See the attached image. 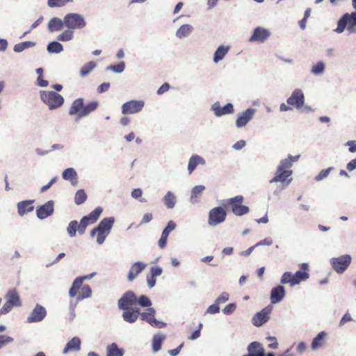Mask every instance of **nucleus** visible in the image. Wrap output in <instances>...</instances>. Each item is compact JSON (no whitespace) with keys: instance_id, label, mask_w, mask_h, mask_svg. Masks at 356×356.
Listing matches in <instances>:
<instances>
[{"instance_id":"1","label":"nucleus","mask_w":356,"mask_h":356,"mask_svg":"<svg viewBox=\"0 0 356 356\" xmlns=\"http://www.w3.org/2000/svg\"><path fill=\"white\" fill-rule=\"evenodd\" d=\"M102 207L95 208L88 216H84L80 221L79 225L76 220H72L67 228V234L70 237L76 236V231L79 234H83L89 225L94 224L99 218L102 212Z\"/></svg>"},{"instance_id":"2","label":"nucleus","mask_w":356,"mask_h":356,"mask_svg":"<svg viewBox=\"0 0 356 356\" xmlns=\"http://www.w3.org/2000/svg\"><path fill=\"white\" fill-rule=\"evenodd\" d=\"M300 155L293 156L289 155L287 159H284L280 161V164L277 168L275 177L270 181L273 182H284L287 178L292 175V170L290 169L293 163L297 161Z\"/></svg>"},{"instance_id":"3","label":"nucleus","mask_w":356,"mask_h":356,"mask_svg":"<svg viewBox=\"0 0 356 356\" xmlns=\"http://www.w3.org/2000/svg\"><path fill=\"white\" fill-rule=\"evenodd\" d=\"M97 106L98 102L96 101L90 102L85 105L83 99L78 98L72 102L69 109V115H77L78 119H80L95 111Z\"/></svg>"},{"instance_id":"4","label":"nucleus","mask_w":356,"mask_h":356,"mask_svg":"<svg viewBox=\"0 0 356 356\" xmlns=\"http://www.w3.org/2000/svg\"><path fill=\"white\" fill-rule=\"evenodd\" d=\"M301 270H298L295 274L291 272H285L281 278L282 284H289L291 286L298 284L301 281L309 278L308 264L302 263L300 265Z\"/></svg>"},{"instance_id":"5","label":"nucleus","mask_w":356,"mask_h":356,"mask_svg":"<svg viewBox=\"0 0 356 356\" xmlns=\"http://www.w3.org/2000/svg\"><path fill=\"white\" fill-rule=\"evenodd\" d=\"M114 223V218H105L100 221L98 226L94 228L90 233L91 236L97 235V242L102 244L108 235Z\"/></svg>"},{"instance_id":"6","label":"nucleus","mask_w":356,"mask_h":356,"mask_svg":"<svg viewBox=\"0 0 356 356\" xmlns=\"http://www.w3.org/2000/svg\"><path fill=\"white\" fill-rule=\"evenodd\" d=\"M40 97L51 110L60 107L64 103L63 96L54 91H42Z\"/></svg>"},{"instance_id":"7","label":"nucleus","mask_w":356,"mask_h":356,"mask_svg":"<svg viewBox=\"0 0 356 356\" xmlns=\"http://www.w3.org/2000/svg\"><path fill=\"white\" fill-rule=\"evenodd\" d=\"M347 26V29L349 31H353L354 28L356 26V12H353L350 14H344L339 20L337 24V28L336 31L337 33H342Z\"/></svg>"},{"instance_id":"8","label":"nucleus","mask_w":356,"mask_h":356,"mask_svg":"<svg viewBox=\"0 0 356 356\" xmlns=\"http://www.w3.org/2000/svg\"><path fill=\"white\" fill-rule=\"evenodd\" d=\"M352 258L349 254H343L330 259L332 268L337 273H343L350 266Z\"/></svg>"},{"instance_id":"9","label":"nucleus","mask_w":356,"mask_h":356,"mask_svg":"<svg viewBox=\"0 0 356 356\" xmlns=\"http://www.w3.org/2000/svg\"><path fill=\"white\" fill-rule=\"evenodd\" d=\"M64 24L66 27L71 29H82L86 24L83 17L77 13H70L65 15Z\"/></svg>"},{"instance_id":"10","label":"nucleus","mask_w":356,"mask_h":356,"mask_svg":"<svg viewBox=\"0 0 356 356\" xmlns=\"http://www.w3.org/2000/svg\"><path fill=\"white\" fill-rule=\"evenodd\" d=\"M227 212L222 207H216L211 209L209 213L208 223L216 226L225 220Z\"/></svg>"},{"instance_id":"11","label":"nucleus","mask_w":356,"mask_h":356,"mask_svg":"<svg viewBox=\"0 0 356 356\" xmlns=\"http://www.w3.org/2000/svg\"><path fill=\"white\" fill-rule=\"evenodd\" d=\"M137 305L136 294L131 291L125 292L118 300V307L120 309L127 310L134 309L133 307Z\"/></svg>"},{"instance_id":"12","label":"nucleus","mask_w":356,"mask_h":356,"mask_svg":"<svg viewBox=\"0 0 356 356\" xmlns=\"http://www.w3.org/2000/svg\"><path fill=\"white\" fill-rule=\"evenodd\" d=\"M145 103L142 100H131L124 103L122 106L123 114H134L142 110Z\"/></svg>"},{"instance_id":"13","label":"nucleus","mask_w":356,"mask_h":356,"mask_svg":"<svg viewBox=\"0 0 356 356\" xmlns=\"http://www.w3.org/2000/svg\"><path fill=\"white\" fill-rule=\"evenodd\" d=\"M155 310L152 307H149L147 309L146 312L140 313V318L143 321H145L149 323L152 326L162 327L163 326V323L162 322L158 321L154 318Z\"/></svg>"},{"instance_id":"14","label":"nucleus","mask_w":356,"mask_h":356,"mask_svg":"<svg viewBox=\"0 0 356 356\" xmlns=\"http://www.w3.org/2000/svg\"><path fill=\"white\" fill-rule=\"evenodd\" d=\"M270 312V307H266L264 308L261 312L257 313L252 318L253 324L257 327L261 326L263 324H264L268 321Z\"/></svg>"},{"instance_id":"15","label":"nucleus","mask_w":356,"mask_h":356,"mask_svg":"<svg viewBox=\"0 0 356 356\" xmlns=\"http://www.w3.org/2000/svg\"><path fill=\"white\" fill-rule=\"evenodd\" d=\"M287 104L297 108H301L305 102V97L302 92L299 90H295L292 95L288 98Z\"/></svg>"},{"instance_id":"16","label":"nucleus","mask_w":356,"mask_h":356,"mask_svg":"<svg viewBox=\"0 0 356 356\" xmlns=\"http://www.w3.org/2000/svg\"><path fill=\"white\" fill-rule=\"evenodd\" d=\"M46 315L47 311L45 308L40 305H37L28 317L27 322L35 323L41 321L44 318Z\"/></svg>"},{"instance_id":"17","label":"nucleus","mask_w":356,"mask_h":356,"mask_svg":"<svg viewBox=\"0 0 356 356\" xmlns=\"http://www.w3.org/2000/svg\"><path fill=\"white\" fill-rule=\"evenodd\" d=\"M270 32L267 29L262 27H257L254 30L249 41L263 42L270 36Z\"/></svg>"},{"instance_id":"18","label":"nucleus","mask_w":356,"mask_h":356,"mask_svg":"<svg viewBox=\"0 0 356 356\" xmlns=\"http://www.w3.org/2000/svg\"><path fill=\"white\" fill-rule=\"evenodd\" d=\"M54 212V202L52 200L48 201L44 204L40 206L37 209V216L40 219H44L51 216Z\"/></svg>"},{"instance_id":"19","label":"nucleus","mask_w":356,"mask_h":356,"mask_svg":"<svg viewBox=\"0 0 356 356\" xmlns=\"http://www.w3.org/2000/svg\"><path fill=\"white\" fill-rule=\"evenodd\" d=\"M212 110L216 116H221L232 113L234 112V107L231 103H227L222 107L219 102H216L212 106Z\"/></svg>"},{"instance_id":"20","label":"nucleus","mask_w":356,"mask_h":356,"mask_svg":"<svg viewBox=\"0 0 356 356\" xmlns=\"http://www.w3.org/2000/svg\"><path fill=\"white\" fill-rule=\"evenodd\" d=\"M146 267V264L137 261L134 263L130 268L127 275V279L129 282H132Z\"/></svg>"},{"instance_id":"21","label":"nucleus","mask_w":356,"mask_h":356,"mask_svg":"<svg viewBox=\"0 0 356 356\" xmlns=\"http://www.w3.org/2000/svg\"><path fill=\"white\" fill-rule=\"evenodd\" d=\"M255 113L254 108H248L241 115H240L236 122L238 127H244L252 118Z\"/></svg>"},{"instance_id":"22","label":"nucleus","mask_w":356,"mask_h":356,"mask_svg":"<svg viewBox=\"0 0 356 356\" xmlns=\"http://www.w3.org/2000/svg\"><path fill=\"white\" fill-rule=\"evenodd\" d=\"M285 296V289L283 286H277L273 288L270 293V300L273 304L280 302Z\"/></svg>"},{"instance_id":"23","label":"nucleus","mask_w":356,"mask_h":356,"mask_svg":"<svg viewBox=\"0 0 356 356\" xmlns=\"http://www.w3.org/2000/svg\"><path fill=\"white\" fill-rule=\"evenodd\" d=\"M140 315V309L134 308L127 310H124L122 318L124 321L129 323L136 322Z\"/></svg>"},{"instance_id":"24","label":"nucleus","mask_w":356,"mask_h":356,"mask_svg":"<svg viewBox=\"0 0 356 356\" xmlns=\"http://www.w3.org/2000/svg\"><path fill=\"white\" fill-rule=\"evenodd\" d=\"M33 202L34 200H25L18 202L17 211L19 215L24 216V214L33 211Z\"/></svg>"},{"instance_id":"25","label":"nucleus","mask_w":356,"mask_h":356,"mask_svg":"<svg viewBox=\"0 0 356 356\" xmlns=\"http://www.w3.org/2000/svg\"><path fill=\"white\" fill-rule=\"evenodd\" d=\"M81 348V340L79 337H74L67 342L63 353L66 354L72 351H79Z\"/></svg>"},{"instance_id":"26","label":"nucleus","mask_w":356,"mask_h":356,"mask_svg":"<svg viewBox=\"0 0 356 356\" xmlns=\"http://www.w3.org/2000/svg\"><path fill=\"white\" fill-rule=\"evenodd\" d=\"M248 350L250 356H264V349L259 342H252L248 346Z\"/></svg>"},{"instance_id":"27","label":"nucleus","mask_w":356,"mask_h":356,"mask_svg":"<svg viewBox=\"0 0 356 356\" xmlns=\"http://www.w3.org/2000/svg\"><path fill=\"white\" fill-rule=\"evenodd\" d=\"M6 301L14 306L21 305V301L18 293L15 289H10L6 295Z\"/></svg>"},{"instance_id":"28","label":"nucleus","mask_w":356,"mask_h":356,"mask_svg":"<svg viewBox=\"0 0 356 356\" xmlns=\"http://www.w3.org/2000/svg\"><path fill=\"white\" fill-rule=\"evenodd\" d=\"M327 335V333L324 331L319 332L312 342V348L313 350H316L322 347L325 342Z\"/></svg>"},{"instance_id":"29","label":"nucleus","mask_w":356,"mask_h":356,"mask_svg":"<svg viewBox=\"0 0 356 356\" xmlns=\"http://www.w3.org/2000/svg\"><path fill=\"white\" fill-rule=\"evenodd\" d=\"M88 277H90L89 276L78 277L74 280V281L73 282L72 286H71V288L69 291V295L70 297L73 298L77 294L78 291L80 289L81 286H82L83 280L87 279Z\"/></svg>"},{"instance_id":"30","label":"nucleus","mask_w":356,"mask_h":356,"mask_svg":"<svg viewBox=\"0 0 356 356\" xmlns=\"http://www.w3.org/2000/svg\"><path fill=\"white\" fill-rule=\"evenodd\" d=\"M62 177L64 179L70 181L73 185L77 183V173L72 168L65 169L63 172Z\"/></svg>"},{"instance_id":"31","label":"nucleus","mask_w":356,"mask_h":356,"mask_svg":"<svg viewBox=\"0 0 356 356\" xmlns=\"http://www.w3.org/2000/svg\"><path fill=\"white\" fill-rule=\"evenodd\" d=\"M229 50V47H225L224 45H220L218 47L213 55V62L215 63H218L219 61L222 60L225 55L228 53Z\"/></svg>"},{"instance_id":"32","label":"nucleus","mask_w":356,"mask_h":356,"mask_svg":"<svg viewBox=\"0 0 356 356\" xmlns=\"http://www.w3.org/2000/svg\"><path fill=\"white\" fill-rule=\"evenodd\" d=\"M204 160L201 156L198 155L192 156L189 159L188 165V170L189 173L191 174L193 172V170L196 168L197 165L204 164Z\"/></svg>"},{"instance_id":"33","label":"nucleus","mask_w":356,"mask_h":356,"mask_svg":"<svg viewBox=\"0 0 356 356\" xmlns=\"http://www.w3.org/2000/svg\"><path fill=\"white\" fill-rule=\"evenodd\" d=\"M64 20L62 21L60 19L54 17L51 19L48 23V29L51 32L60 31L63 29Z\"/></svg>"},{"instance_id":"34","label":"nucleus","mask_w":356,"mask_h":356,"mask_svg":"<svg viewBox=\"0 0 356 356\" xmlns=\"http://www.w3.org/2000/svg\"><path fill=\"white\" fill-rule=\"evenodd\" d=\"M193 31V26L190 24L181 25L176 32V36L182 38L188 35Z\"/></svg>"},{"instance_id":"35","label":"nucleus","mask_w":356,"mask_h":356,"mask_svg":"<svg viewBox=\"0 0 356 356\" xmlns=\"http://www.w3.org/2000/svg\"><path fill=\"white\" fill-rule=\"evenodd\" d=\"M166 337L163 334H156L152 339V349L154 352H157L161 348V344Z\"/></svg>"},{"instance_id":"36","label":"nucleus","mask_w":356,"mask_h":356,"mask_svg":"<svg viewBox=\"0 0 356 356\" xmlns=\"http://www.w3.org/2000/svg\"><path fill=\"white\" fill-rule=\"evenodd\" d=\"M163 201L168 209H172L176 204V197L172 192L168 191L164 196Z\"/></svg>"},{"instance_id":"37","label":"nucleus","mask_w":356,"mask_h":356,"mask_svg":"<svg viewBox=\"0 0 356 356\" xmlns=\"http://www.w3.org/2000/svg\"><path fill=\"white\" fill-rule=\"evenodd\" d=\"M106 350V356H122L124 353L123 350L120 349L115 343L108 346Z\"/></svg>"},{"instance_id":"38","label":"nucleus","mask_w":356,"mask_h":356,"mask_svg":"<svg viewBox=\"0 0 356 356\" xmlns=\"http://www.w3.org/2000/svg\"><path fill=\"white\" fill-rule=\"evenodd\" d=\"M96 63L94 61H90L85 64L80 70V75L82 77L87 76L95 67Z\"/></svg>"},{"instance_id":"39","label":"nucleus","mask_w":356,"mask_h":356,"mask_svg":"<svg viewBox=\"0 0 356 356\" xmlns=\"http://www.w3.org/2000/svg\"><path fill=\"white\" fill-rule=\"evenodd\" d=\"M92 291L88 285L81 286L79 294L77 296L78 300H81L84 298H89L91 295Z\"/></svg>"},{"instance_id":"40","label":"nucleus","mask_w":356,"mask_h":356,"mask_svg":"<svg viewBox=\"0 0 356 356\" xmlns=\"http://www.w3.org/2000/svg\"><path fill=\"white\" fill-rule=\"evenodd\" d=\"M35 42L31 41L20 42L15 45L14 51L15 52H21L27 48L35 46Z\"/></svg>"},{"instance_id":"41","label":"nucleus","mask_w":356,"mask_h":356,"mask_svg":"<svg viewBox=\"0 0 356 356\" xmlns=\"http://www.w3.org/2000/svg\"><path fill=\"white\" fill-rule=\"evenodd\" d=\"M63 49V45L58 42H51L47 46V50L50 53H60Z\"/></svg>"},{"instance_id":"42","label":"nucleus","mask_w":356,"mask_h":356,"mask_svg":"<svg viewBox=\"0 0 356 356\" xmlns=\"http://www.w3.org/2000/svg\"><path fill=\"white\" fill-rule=\"evenodd\" d=\"M243 202V197L242 195H237L234 197L227 200V206L232 211V208L237 207V204H242Z\"/></svg>"},{"instance_id":"43","label":"nucleus","mask_w":356,"mask_h":356,"mask_svg":"<svg viewBox=\"0 0 356 356\" xmlns=\"http://www.w3.org/2000/svg\"><path fill=\"white\" fill-rule=\"evenodd\" d=\"M87 199V195L83 189L77 191L74 197V202L77 205L83 204Z\"/></svg>"},{"instance_id":"44","label":"nucleus","mask_w":356,"mask_h":356,"mask_svg":"<svg viewBox=\"0 0 356 356\" xmlns=\"http://www.w3.org/2000/svg\"><path fill=\"white\" fill-rule=\"evenodd\" d=\"M232 212L238 216H243L249 212V208L247 206L242 205L241 204H237V207L232 208Z\"/></svg>"},{"instance_id":"45","label":"nucleus","mask_w":356,"mask_h":356,"mask_svg":"<svg viewBox=\"0 0 356 356\" xmlns=\"http://www.w3.org/2000/svg\"><path fill=\"white\" fill-rule=\"evenodd\" d=\"M72 0H48L47 4L49 7H61Z\"/></svg>"},{"instance_id":"46","label":"nucleus","mask_w":356,"mask_h":356,"mask_svg":"<svg viewBox=\"0 0 356 356\" xmlns=\"http://www.w3.org/2000/svg\"><path fill=\"white\" fill-rule=\"evenodd\" d=\"M137 304L140 305L141 307H150L152 302L148 297L146 296H140L138 298H137Z\"/></svg>"},{"instance_id":"47","label":"nucleus","mask_w":356,"mask_h":356,"mask_svg":"<svg viewBox=\"0 0 356 356\" xmlns=\"http://www.w3.org/2000/svg\"><path fill=\"white\" fill-rule=\"evenodd\" d=\"M73 37V32L67 30L63 31L61 34L58 36V40L60 41H69Z\"/></svg>"},{"instance_id":"48","label":"nucleus","mask_w":356,"mask_h":356,"mask_svg":"<svg viewBox=\"0 0 356 356\" xmlns=\"http://www.w3.org/2000/svg\"><path fill=\"white\" fill-rule=\"evenodd\" d=\"M106 70H110L115 72L120 73L124 70V63L121 62L117 65H109L106 67Z\"/></svg>"},{"instance_id":"49","label":"nucleus","mask_w":356,"mask_h":356,"mask_svg":"<svg viewBox=\"0 0 356 356\" xmlns=\"http://www.w3.org/2000/svg\"><path fill=\"white\" fill-rule=\"evenodd\" d=\"M324 69V63L322 62H319L312 67V72L314 74H319L323 72Z\"/></svg>"},{"instance_id":"50","label":"nucleus","mask_w":356,"mask_h":356,"mask_svg":"<svg viewBox=\"0 0 356 356\" xmlns=\"http://www.w3.org/2000/svg\"><path fill=\"white\" fill-rule=\"evenodd\" d=\"M205 187L202 185L195 186L191 193V199L197 198L204 190Z\"/></svg>"},{"instance_id":"51","label":"nucleus","mask_w":356,"mask_h":356,"mask_svg":"<svg viewBox=\"0 0 356 356\" xmlns=\"http://www.w3.org/2000/svg\"><path fill=\"white\" fill-rule=\"evenodd\" d=\"M332 170V168H329L325 170H321L319 174L315 177V180L318 181L322 180L323 179L327 177L330 173V172Z\"/></svg>"},{"instance_id":"52","label":"nucleus","mask_w":356,"mask_h":356,"mask_svg":"<svg viewBox=\"0 0 356 356\" xmlns=\"http://www.w3.org/2000/svg\"><path fill=\"white\" fill-rule=\"evenodd\" d=\"M168 235L169 234H166L165 232L164 233L162 232L161 236L158 242V245L160 248L163 249V248H165Z\"/></svg>"},{"instance_id":"53","label":"nucleus","mask_w":356,"mask_h":356,"mask_svg":"<svg viewBox=\"0 0 356 356\" xmlns=\"http://www.w3.org/2000/svg\"><path fill=\"white\" fill-rule=\"evenodd\" d=\"M229 293L223 292L220 296L216 300V302L219 305L220 304L225 303L229 300Z\"/></svg>"},{"instance_id":"54","label":"nucleus","mask_w":356,"mask_h":356,"mask_svg":"<svg viewBox=\"0 0 356 356\" xmlns=\"http://www.w3.org/2000/svg\"><path fill=\"white\" fill-rule=\"evenodd\" d=\"M236 308V305L234 303H230L225 306L222 312L225 314L229 315L234 312Z\"/></svg>"},{"instance_id":"55","label":"nucleus","mask_w":356,"mask_h":356,"mask_svg":"<svg viewBox=\"0 0 356 356\" xmlns=\"http://www.w3.org/2000/svg\"><path fill=\"white\" fill-rule=\"evenodd\" d=\"M14 305L11 303L6 301V302L4 304V305L2 307V308L0 309V315L1 314H6L8 313L13 308Z\"/></svg>"},{"instance_id":"56","label":"nucleus","mask_w":356,"mask_h":356,"mask_svg":"<svg viewBox=\"0 0 356 356\" xmlns=\"http://www.w3.org/2000/svg\"><path fill=\"white\" fill-rule=\"evenodd\" d=\"M219 311H220L219 305L215 302L214 304L210 305L208 307L207 312L209 314H214L218 313Z\"/></svg>"},{"instance_id":"57","label":"nucleus","mask_w":356,"mask_h":356,"mask_svg":"<svg viewBox=\"0 0 356 356\" xmlns=\"http://www.w3.org/2000/svg\"><path fill=\"white\" fill-rule=\"evenodd\" d=\"M176 227V224L172 220H170L168 222L166 227L163 230V232H165L169 234L170 232L173 231Z\"/></svg>"},{"instance_id":"58","label":"nucleus","mask_w":356,"mask_h":356,"mask_svg":"<svg viewBox=\"0 0 356 356\" xmlns=\"http://www.w3.org/2000/svg\"><path fill=\"white\" fill-rule=\"evenodd\" d=\"M13 341V338L6 336V335H1L0 336V348L3 347V346L6 345L7 343L11 342Z\"/></svg>"},{"instance_id":"59","label":"nucleus","mask_w":356,"mask_h":356,"mask_svg":"<svg viewBox=\"0 0 356 356\" xmlns=\"http://www.w3.org/2000/svg\"><path fill=\"white\" fill-rule=\"evenodd\" d=\"M162 273V268L159 266H153L150 269V274L153 277H157L161 275Z\"/></svg>"},{"instance_id":"60","label":"nucleus","mask_w":356,"mask_h":356,"mask_svg":"<svg viewBox=\"0 0 356 356\" xmlns=\"http://www.w3.org/2000/svg\"><path fill=\"white\" fill-rule=\"evenodd\" d=\"M202 327V324L200 323L198 326V329L195 331H194L192 334L188 337L191 340H195L197 339L200 336V330Z\"/></svg>"},{"instance_id":"61","label":"nucleus","mask_w":356,"mask_h":356,"mask_svg":"<svg viewBox=\"0 0 356 356\" xmlns=\"http://www.w3.org/2000/svg\"><path fill=\"white\" fill-rule=\"evenodd\" d=\"M110 88V83H103L97 88V92L99 93H102L106 91H107Z\"/></svg>"},{"instance_id":"62","label":"nucleus","mask_w":356,"mask_h":356,"mask_svg":"<svg viewBox=\"0 0 356 356\" xmlns=\"http://www.w3.org/2000/svg\"><path fill=\"white\" fill-rule=\"evenodd\" d=\"M56 180H57V177H56L52 178L51 180L47 184L43 186L41 188L40 192L41 193H44V191L48 190L56 181Z\"/></svg>"},{"instance_id":"63","label":"nucleus","mask_w":356,"mask_h":356,"mask_svg":"<svg viewBox=\"0 0 356 356\" xmlns=\"http://www.w3.org/2000/svg\"><path fill=\"white\" fill-rule=\"evenodd\" d=\"M170 88V85L168 83H164L157 90L158 95H162L167 92Z\"/></svg>"},{"instance_id":"64","label":"nucleus","mask_w":356,"mask_h":356,"mask_svg":"<svg viewBox=\"0 0 356 356\" xmlns=\"http://www.w3.org/2000/svg\"><path fill=\"white\" fill-rule=\"evenodd\" d=\"M346 145L349 147V151L350 152H356V140H349Z\"/></svg>"}]
</instances>
